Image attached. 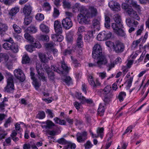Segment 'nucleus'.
<instances>
[{
	"label": "nucleus",
	"mask_w": 149,
	"mask_h": 149,
	"mask_svg": "<svg viewBox=\"0 0 149 149\" xmlns=\"http://www.w3.org/2000/svg\"><path fill=\"white\" fill-rule=\"evenodd\" d=\"M101 19L98 17L95 18L92 21V28L95 30H99L100 29V21Z\"/></svg>",
	"instance_id": "nucleus-15"
},
{
	"label": "nucleus",
	"mask_w": 149,
	"mask_h": 149,
	"mask_svg": "<svg viewBox=\"0 0 149 149\" xmlns=\"http://www.w3.org/2000/svg\"><path fill=\"white\" fill-rule=\"evenodd\" d=\"M89 11L86 9V11L91 18L95 17L98 15L97 10L96 7L93 6H90L89 7Z\"/></svg>",
	"instance_id": "nucleus-14"
},
{
	"label": "nucleus",
	"mask_w": 149,
	"mask_h": 149,
	"mask_svg": "<svg viewBox=\"0 0 149 149\" xmlns=\"http://www.w3.org/2000/svg\"><path fill=\"white\" fill-rule=\"evenodd\" d=\"M12 121L11 117H9L6 121L4 125V127L6 128L7 127H8V124L10 123Z\"/></svg>",
	"instance_id": "nucleus-63"
},
{
	"label": "nucleus",
	"mask_w": 149,
	"mask_h": 149,
	"mask_svg": "<svg viewBox=\"0 0 149 149\" xmlns=\"http://www.w3.org/2000/svg\"><path fill=\"white\" fill-rule=\"evenodd\" d=\"M122 7L130 17L137 20L140 19V18L136 12L134 10L131 6L125 3H123L122 4Z\"/></svg>",
	"instance_id": "nucleus-2"
},
{
	"label": "nucleus",
	"mask_w": 149,
	"mask_h": 149,
	"mask_svg": "<svg viewBox=\"0 0 149 149\" xmlns=\"http://www.w3.org/2000/svg\"><path fill=\"white\" fill-rule=\"evenodd\" d=\"M24 37L25 39L31 42H34V38L26 32H25L24 34Z\"/></svg>",
	"instance_id": "nucleus-33"
},
{
	"label": "nucleus",
	"mask_w": 149,
	"mask_h": 149,
	"mask_svg": "<svg viewBox=\"0 0 149 149\" xmlns=\"http://www.w3.org/2000/svg\"><path fill=\"white\" fill-rule=\"evenodd\" d=\"M13 27L14 31L17 33L19 34L22 32V29L17 24H14L13 25Z\"/></svg>",
	"instance_id": "nucleus-42"
},
{
	"label": "nucleus",
	"mask_w": 149,
	"mask_h": 149,
	"mask_svg": "<svg viewBox=\"0 0 149 149\" xmlns=\"http://www.w3.org/2000/svg\"><path fill=\"white\" fill-rule=\"evenodd\" d=\"M92 56L93 58L97 60H103V63H107L108 61L106 55L103 54L102 48L98 44H96L93 48Z\"/></svg>",
	"instance_id": "nucleus-1"
},
{
	"label": "nucleus",
	"mask_w": 149,
	"mask_h": 149,
	"mask_svg": "<svg viewBox=\"0 0 149 149\" xmlns=\"http://www.w3.org/2000/svg\"><path fill=\"white\" fill-rule=\"evenodd\" d=\"M36 19L38 21H42L44 19V15L40 13H37L36 16Z\"/></svg>",
	"instance_id": "nucleus-47"
},
{
	"label": "nucleus",
	"mask_w": 149,
	"mask_h": 149,
	"mask_svg": "<svg viewBox=\"0 0 149 149\" xmlns=\"http://www.w3.org/2000/svg\"><path fill=\"white\" fill-rule=\"evenodd\" d=\"M62 26L65 29L68 30L73 26L72 21L69 17H67L63 19L62 21Z\"/></svg>",
	"instance_id": "nucleus-10"
},
{
	"label": "nucleus",
	"mask_w": 149,
	"mask_h": 149,
	"mask_svg": "<svg viewBox=\"0 0 149 149\" xmlns=\"http://www.w3.org/2000/svg\"><path fill=\"white\" fill-rule=\"evenodd\" d=\"M36 67L38 73L39 75V78H40V77L42 81H46V78L44 75L43 70L41 64L37 63Z\"/></svg>",
	"instance_id": "nucleus-12"
},
{
	"label": "nucleus",
	"mask_w": 149,
	"mask_h": 149,
	"mask_svg": "<svg viewBox=\"0 0 149 149\" xmlns=\"http://www.w3.org/2000/svg\"><path fill=\"white\" fill-rule=\"evenodd\" d=\"M32 20V17L30 16H26L25 17L24 23V25H28L30 24Z\"/></svg>",
	"instance_id": "nucleus-36"
},
{
	"label": "nucleus",
	"mask_w": 149,
	"mask_h": 149,
	"mask_svg": "<svg viewBox=\"0 0 149 149\" xmlns=\"http://www.w3.org/2000/svg\"><path fill=\"white\" fill-rule=\"evenodd\" d=\"M61 68L66 71H68L69 70V68L67 67L65 62L63 61L61 63Z\"/></svg>",
	"instance_id": "nucleus-64"
},
{
	"label": "nucleus",
	"mask_w": 149,
	"mask_h": 149,
	"mask_svg": "<svg viewBox=\"0 0 149 149\" xmlns=\"http://www.w3.org/2000/svg\"><path fill=\"white\" fill-rule=\"evenodd\" d=\"M105 108L104 106L100 104L99 107L97 109V112L98 114L100 116L103 115L105 111Z\"/></svg>",
	"instance_id": "nucleus-34"
},
{
	"label": "nucleus",
	"mask_w": 149,
	"mask_h": 149,
	"mask_svg": "<svg viewBox=\"0 0 149 149\" xmlns=\"http://www.w3.org/2000/svg\"><path fill=\"white\" fill-rule=\"evenodd\" d=\"M104 33H103V31H102L98 34L97 37V40L100 41L105 40Z\"/></svg>",
	"instance_id": "nucleus-37"
},
{
	"label": "nucleus",
	"mask_w": 149,
	"mask_h": 149,
	"mask_svg": "<svg viewBox=\"0 0 149 149\" xmlns=\"http://www.w3.org/2000/svg\"><path fill=\"white\" fill-rule=\"evenodd\" d=\"M32 10V7L30 4L25 5L23 10V12L25 16H29Z\"/></svg>",
	"instance_id": "nucleus-21"
},
{
	"label": "nucleus",
	"mask_w": 149,
	"mask_h": 149,
	"mask_svg": "<svg viewBox=\"0 0 149 149\" xmlns=\"http://www.w3.org/2000/svg\"><path fill=\"white\" fill-rule=\"evenodd\" d=\"M51 67L52 70H54V71L57 72L59 74L63 73V72L60 70L59 68H56V69L55 65H52L51 66Z\"/></svg>",
	"instance_id": "nucleus-60"
},
{
	"label": "nucleus",
	"mask_w": 149,
	"mask_h": 149,
	"mask_svg": "<svg viewBox=\"0 0 149 149\" xmlns=\"http://www.w3.org/2000/svg\"><path fill=\"white\" fill-rule=\"evenodd\" d=\"M61 34H52L51 38L54 41L61 42L63 39V37Z\"/></svg>",
	"instance_id": "nucleus-23"
},
{
	"label": "nucleus",
	"mask_w": 149,
	"mask_h": 149,
	"mask_svg": "<svg viewBox=\"0 0 149 149\" xmlns=\"http://www.w3.org/2000/svg\"><path fill=\"white\" fill-rule=\"evenodd\" d=\"M33 81L32 82V84L34 86L36 89H37L40 87L41 85L40 83V82L37 81L36 79L33 80Z\"/></svg>",
	"instance_id": "nucleus-51"
},
{
	"label": "nucleus",
	"mask_w": 149,
	"mask_h": 149,
	"mask_svg": "<svg viewBox=\"0 0 149 149\" xmlns=\"http://www.w3.org/2000/svg\"><path fill=\"white\" fill-rule=\"evenodd\" d=\"M11 140L10 138L9 137L5 139V141L4 142L3 145L4 146H7V145H11Z\"/></svg>",
	"instance_id": "nucleus-61"
},
{
	"label": "nucleus",
	"mask_w": 149,
	"mask_h": 149,
	"mask_svg": "<svg viewBox=\"0 0 149 149\" xmlns=\"http://www.w3.org/2000/svg\"><path fill=\"white\" fill-rule=\"evenodd\" d=\"M84 146L85 147V149H89L92 147L93 145L91 144L90 141H87Z\"/></svg>",
	"instance_id": "nucleus-59"
},
{
	"label": "nucleus",
	"mask_w": 149,
	"mask_h": 149,
	"mask_svg": "<svg viewBox=\"0 0 149 149\" xmlns=\"http://www.w3.org/2000/svg\"><path fill=\"white\" fill-rule=\"evenodd\" d=\"M40 39L41 40L47 42L49 40V36L47 35H40Z\"/></svg>",
	"instance_id": "nucleus-55"
},
{
	"label": "nucleus",
	"mask_w": 149,
	"mask_h": 149,
	"mask_svg": "<svg viewBox=\"0 0 149 149\" xmlns=\"http://www.w3.org/2000/svg\"><path fill=\"white\" fill-rule=\"evenodd\" d=\"M54 43L53 42L49 43H46L45 44V46L46 48L47 49H51L54 47Z\"/></svg>",
	"instance_id": "nucleus-54"
},
{
	"label": "nucleus",
	"mask_w": 149,
	"mask_h": 149,
	"mask_svg": "<svg viewBox=\"0 0 149 149\" xmlns=\"http://www.w3.org/2000/svg\"><path fill=\"white\" fill-rule=\"evenodd\" d=\"M125 2L131 5L137 10H139L141 9L139 5L137 4L136 0H125Z\"/></svg>",
	"instance_id": "nucleus-20"
},
{
	"label": "nucleus",
	"mask_w": 149,
	"mask_h": 149,
	"mask_svg": "<svg viewBox=\"0 0 149 149\" xmlns=\"http://www.w3.org/2000/svg\"><path fill=\"white\" fill-rule=\"evenodd\" d=\"M87 132L84 131L78 132L76 135L77 141L79 143H84L87 138Z\"/></svg>",
	"instance_id": "nucleus-11"
},
{
	"label": "nucleus",
	"mask_w": 149,
	"mask_h": 149,
	"mask_svg": "<svg viewBox=\"0 0 149 149\" xmlns=\"http://www.w3.org/2000/svg\"><path fill=\"white\" fill-rule=\"evenodd\" d=\"M5 61V66L9 70L11 69L13 67V64L12 61L8 60Z\"/></svg>",
	"instance_id": "nucleus-40"
},
{
	"label": "nucleus",
	"mask_w": 149,
	"mask_h": 149,
	"mask_svg": "<svg viewBox=\"0 0 149 149\" xmlns=\"http://www.w3.org/2000/svg\"><path fill=\"white\" fill-rule=\"evenodd\" d=\"M46 65V66L45 67L46 68H45L46 70V72L48 74V77L49 79L51 82H54L55 80L54 73L51 70H48V69L49 68V67L47 66V65Z\"/></svg>",
	"instance_id": "nucleus-19"
},
{
	"label": "nucleus",
	"mask_w": 149,
	"mask_h": 149,
	"mask_svg": "<svg viewBox=\"0 0 149 149\" xmlns=\"http://www.w3.org/2000/svg\"><path fill=\"white\" fill-rule=\"evenodd\" d=\"M104 130V128L103 127L97 128V133L99 137H100L101 138H103V131Z\"/></svg>",
	"instance_id": "nucleus-41"
},
{
	"label": "nucleus",
	"mask_w": 149,
	"mask_h": 149,
	"mask_svg": "<svg viewBox=\"0 0 149 149\" xmlns=\"http://www.w3.org/2000/svg\"><path fill=\"white\" fill-rule=\"evenodd\" d=\"M104 96V101L105 103H108L110 101L111 98L113 96V95H103Z\"/></svg>",
	"instance_id": "nucleus-39"
},
{
	"label": "nucleus",
	"mask_w": 149,
	"mask_h": 149,
	"mask_svg": "<svg viewBox=\"0 0 149 149\" xmlns=\"http://www.w3.org/2000/svg\"><path fill=\"white\" fill-rule=\"evenodd\" d=\"M103 60H97L96 62H95V63H89L88 64L89 67H97L99 68H101L102 67L103 65H106L107 64L104 63L103 62Z\"/></svg>",
	"instance_id": "nucleus-18"
},
{
	"label": "nucleus",
	"mask_w": 149,
	"mask_h": 149,
	"mask_svg": "<svg viewBox=\"0 0 149 149\" xmlns=\"http://www.w3.org/2000/svg\"><path fill=\"white\" fill-rule=\"evenodd\" d=\"M111 90V87L108 85L106 86L102 90V93H103V95H112V94L109 93Z\"/></svg>",
	"instance_id": "nucleus-29"
},
{
	"label": "nucleus",
	"mask_w": 149,
	"mask_h": 149,
	"mask_svg": "<svg viewBox=\"0 0 149 149\" xmlns=\"http://www.w3.org/2000/svg\"><path fill=\"white\" fill-rule=\"evenodd\" d=\"M46 113L47 114L48 117L51 118H52L55 116L53 111L49 109H47L45 110Z\"/></svg>",
	"instance_id": "nucleus-43"
},
{
	"label": "nucleus",
	"mask_w": 149,
	"mask_h": 149,
	"mask_svg": "<svg viewBox=\"0 0 149 149\" xmlns=\"http://www.w3.org/2000/svg\"><path fill=\"white\" fill-rule=\"evenodd\" d=\"M40 30L44 33H47L49 32V28L44 24H41L40 25Z\"/></svg>",
	"instance_id": "nucleus-26"
},
{
	"label": "nucleus",
	"mask_w": 149,
	"mask_h": 149,
	"mask_svg": "<svg viewBox=\"0 0 149 149\" xmlns=\"http://www.w3.org/2000/svg\"><path fill=\"white\" fill-rule=\"evenodd\" d=\"M3 47L7 50H11L13 52L16 53L19 51V47L18 45L15 43L10 44L8 42H5L3 45Z\"/></svg>",
	"instance_id": "nucleus-6"
},
{
	"label": "nucleus",
	"mask_w": 149,
	"mask_h": 149,
	"mask_svg": "<svg viewBox=\"0 0 149 149\" xmlns=\"http://www.w3.org/2000/svg\"><path fill=\"white\" fill-rule=\"evenodd\" d=\"M107 63L106 64L107 67L108 68L107 70V71H110L112 68H114L115 65L114 62L111 61L110 63L107 64Z\"/></svg>",
	"instance_id": "nucleus-50"
},
{
	"label": "nucleus",
	"mask_w": 149,
	"mask_h": 149,
	"mask_svg": "<svg viewBox=\"0 0 149 149\" xmlns=\"http://www.w3.org/2000/svg\"><path fill=\"white\" fill-rule=\"evenodd\" d=\"M105 44L106 45L109 47L112 48L113 49L115 45V42H113L110 41L106 42Z\"/></svg>",
	"instance_id": "nucleus-57"
},
{
	"label": "nucleus",
	"mask_w": 149,
	"mask_h": 149,
	"mask_svg": "<svg viewBox=\"0 0 149 149\" xmlns=\"http://www.w3.org/2000/svg\"><path fill=\"white\" fill-rule=\"evenodd\" d=\"M113 19L115 23H113L111 27L113 30H117L118 28H123V22L120 16L118 14H115L113 15Z\"/></svg>",
	"instance_id": "nucleus-5"
},
{
	"label": "nucleus",
	"mask_w": 149,
	"mask_h": 149,
	"mask_svg": "<svg viewBox=\"0 0 149 149\" xmlns=\"http://www.w3.org/2000/svg\"><path fill=\"white\" fill-rule=\"evenodd\" d=\"M56 142L60 144L65 145L64 146L70 147V149H74L76 146L75 143L66 140L63 137L58 139Z\"/></svg>",
	"instance_id": "nucleus-8"
},
{
	"label": "nucleus",
	"mask_w": 149,
	"mask_h": 149,
	"mask_svg": "<svg viewBox=\"0 0 149 149\" xmlns=\"http://www.w3.org/2000/svg\"><path fill=\"white\" fill-rule=\"evenodd\" d=\"M103 33H104V37L105 40L110 38L112 35V33L111 32L108 31H103Z\"/></svg>",
	"instance_id": "nucleus-52"
},
{
	"label": "nucleus",
	"mask_w": 149,
	"mask_h": 149,
	"mask_svg": "<svg viewBox=\"0 0 149 149\" xmlns=\"http://www.w3.org/2000/svg\"><path fill=\"white\" fill-rule=\"evenodd\" d=\"M77 45L79 48H81L83 46V43L82 40V36L81 35L78 34V37L77 40Z\"/></svg>",
	"instance_id": "nucleus-25"
},
{
	"label": "nucleus",
	"mask_w": 149,
	"mask_h": 149,
	"mask_svg": "<svg viewBox=\"0 0 149 149\" xmlns=\"http://www.w3.org/2000/svg\"><path fill=\"white\" fill-rule=\"evenodd\" d=\"M46 125H44L46 128L51 129L55 125V124L52 121L49 120L46 121Z\"/></svg>",
	"instance_id": "nucleus-30"
},
{
	"label": "nucleus",
	"mask_w": 149,
	"mask_h": 149,
	"mask_svg": "<svg viewBox=\"0 0 149 149\" xmlns=\"http://www.w3.org/2000/svg\"><path fill=\"white\" fill-rule=\"evenodd\" d=\"M39 56L42 62L46 63L48 61V60L46 57V55L45 54L42 53H40L39 54Z\"/></svg>",
	"instance_id": "nucleus-32"
},
{
	"label": "nucleus",
	"mask_w": 149,
	"mask_h": 149,
	"mask_svg": "<svg viewBox=\"0 0 149 149\" xmlns=\"http://www.w3.org/2000/svg\"><path fill=\"white\" fill-rule=\"evenodd\" d=\"M126 22L127 25L130 27L132 26L134 27H136L137 25L139 24L137 21H134L133 22H132L129 18L126 19Z\"/></svg>",
	"instance_id": "nucleus-24"
},
{
	"label": "nucleus",
	"mask_w": 149,
	"mask_h": 149,
	"mask_svg": "<svg viewBox=\"0 0 149 149\" xmlns=\"http://www.w3.org/2000/svg\"><path fill=\"white\" fill-rule=\"evenodd\" d=\"M54 29L56 34H61L62 33L63 30L61 22L57 21H55L54 24Z\"/></svg>",
	"instance_id": "nucleus-16"
},
{
	"label": "nucleus",
	"mask_w": 149,
	"mask_h": 149,
	"mask_svg": "<svg viewBox=\"0 0 149 149\" xmlns=\"http://www.w3.org/2000/svg\"><path fill=\"white\" fill-rule=\"evenodd\" d=\"M72 11L73 12L80 11L81 13L82 11L86 9L85 7L81 6L79 3H76L72 7Z\"/></svg>",
	"instance_id": "nucleus-17"
},
{
	"label": "nucleus",
	"mask_w": 149,
	"mask_h": 149,
	"mask_svg": "<svg viewBox=\"0 0 149 149\" xmlns=\"http://www.w3.org/2000/svg\"><path fill=\"white\" fill-rule=\"evenodd\" d=\"M14 74L15 77L21 82H23L25 79V76L23 71L20 69H15Z\"/></svg>",
	"instance_id": "nucleus-9"
},
{
	"label": "nucleus",
	"mask_w": 149,
	"mask_h": 149,
	"mask_svg": "<svg viewBox=\"0 0 149 149\" xmlns=\"http://www.w3.org/2000/svg\"><path fill=\"white\" fill-rule=\"evenodd\" d=\"M8 29V27L6 24L0 22V35L1 36L4 35Z\"/></svg>",
	"instance_id": "nucleus-22"
},
{
	"label": "nucleus",
	"mask_w": 149,
	"mask_h": 149,
	"mask_svg": "<svg viewBox=\"0 0 149 149\" xmlns=\"http://www.w3.org/2000/svg\"><path fill=\"white\" fill-rule=\"evenodd\" d=\"M59 14V10L56 8H54V11L53 14V16L54 17H57Z\"/></svg>",
	"instance_id": "nucleus-62"
},
{
	"label": "nucleus",
	"mask_w": 149,
	"mask_h": 149,
	"mask_svg": "<svg viewBox=\"0 0 149 149\" xmlns=\"http://www.w3.org/2000/svg\"><path fill=\"white\" fill-rule=\"evenodd\" d=\"M38 117L40 119H42L45 117V112L43 111L39 112L38 115Z\"/></svg>",
	"instance_id": "nucleus-56"
},
{
	"label": "nucleus",
	"mask_w": 149,
	"mask_h": 149,
	"mask_svg": "<svg viewBox=\"0 0 149 149\" xmlns=\"http://www.w3.org/2000/svg\"><path fill=\"white\" fill-rule=\"evenodd\" d=\"M126 96V94L125 92H120L118 95V98L119 101L120 102L123 101L124 100V98Z\"/></svg>",
	"instance_id": "nucleus-46"
},
{
	"label": "nucleus",
	"mask_w": 149,
	"mask_h": 149,
	"mask_svg": "<svg viewBox=\"0 0 149 149\" xmlns=\"http://www.w3.org/2000/svg\"><path fill=\"white\" fill-rule=\"evenodd\" d=\"M142 38H140L139 39L134 41L132 43V47L133 48H135L137 47L138 44L141 41V39Z\"/></svg>",
	"instance_id": "nucleus-53"
},
{
	"label": "nucleus",
	"mask_w": 149,
	"mask_h": 149,
	"mask_svg": "<svg viewBox=\"0 0 149 149\" xmlns=\"http://www.w3.org/2000/svg\"><path fill=\"white\" fill-rule=\"evenodd\" d=\"M91 18L88 12L86 11V9L82 11L81 13L78 14L77 16L79 23L81 24H89Z\"/></svg>",
	"instance_id": "nucleus-4"
},
{
	"label": "nucleus",
	"mask_w": 149,
	"mask_h": 149,
	"mask_svg": "<svg viewBox=\"0 0 149 149\" xmlns=\"http://www.w3.org/2000/svg\"><path fill=\"white\" fill-rule=\"evenodd\" d=\"M25 48L27 51L31 53L33 51L35 50V49L32 44L26 45Z\"/></svg>",
	"instance_id": "nucleus-38"
},
{
	"label": "nucleus",
	"mask_w": 149,
	"mask_h": 149,
	"mask_svg": "<svg viewBox=\"0 0 149 149\" xmlns=\"http://www.w3.org/2000/svg\"><path fill=\"white\" fill-rule=\"evenodd\" d=\"M43 7V8L47 11L50 10L51 9V6L50 4L47 2L44 3Z\"/></svg>",
	"instance_id": "nucleus-48"
},
{
	"label": "nucleus",
	"mask_w": 149,
	"mask_h": 149,
	"mask_svg": "<svg viewBox=\"0 0 149 149\" xmlns=\"http://www.w3.org/2000/svg\"><path fill=\"white\" fill-rule=\"evenodd\" d=\"M72 50L70 49H66L62 52V54L64 56L70 54L72 52Z\"/></svg>",
	"instance_id": "nucleus-58"
},
{
	"label": "nucleus",
	"mask_w": 149,
	"mask_h": 149,
	"mask_svg": "<svg viewBox=\"0 0 149 149\" xmlns=\"http://www.w3.org/2000/svg\"><path fill=\"white\" fill-rule=\"evenodd\" d=\"M124 44L120 41L117 40L115 42V45L113 50L117 53H121L125 49Z\"/></svg>",
	"instance_id": "nucleus-7"
},
{
	"label": "nucleus",
	"mask_w": 149,
	"mask_h": 149,
	"mask_svg": "<svg viewBox=\"0 0 149 149\" xmlns=\"http://www.w3.org/2000/svg\"><path fill=\"white\" fill-rule=\"evenodd\" d=\"M30 59L29 56L26 55H24L23 56L22 63L23 64L28 63L29 62Z\"/></svg>",
	"instance_id": "nucleus-49"
},
{
	"label": "nucleus",
	"mask_w": 149,
	"mask_h": 149,
	"mask_svg": "<svg viewBox=\"0 0 149 149\" xmlns=\"http://www.w3.org/2000/svg\"><path fill=\"white\" fill-rule=\"evenodd\" d=\"M6 74L8 76V78L7 85L4 88L5 91L8 93H13L15 90L13 77L10 73H6Z\"/></svg>",
	"instance_id": "nucleus-3"
},
{
	"label": "nucleus",
	"mask_w": 149,
	"mask_h": 149,
	"mask_svg": "<svg viewBox=\"0 0 149 149\" xmlns=\"http://www.w3.org/2000/svg\"><path fill=\"white\" fill-rule=\"evenodd\" d=\"M119 29L117 30H114L116 32L117 34L120 36L123 37L125 36V33L122 28H118Z\"/></svg>",
	"instance_id": "nucleus-35"
},
{
	"label": "nucleus",
	"mask_w": 149,
	"mask_h": 149,
	"mask_svg": "<svg viewBox=\"0 0 149 149\" xmlns=\"http://www.w3.org/2000/svg\"><path fill=\"white\" fill-rule=\"evenodd\" d=\"M63 81L68 85L72 84V79L70 76H66L63 79Z\"/></svg>",
	"instance_id": "nucleus-45"
},
{
	"label": "nucleus",
	"mask_w": 149,
	"mask_h": 149,
	"mask_svg": "<svg viewBox=\"0 0 149 149\" xmlns=\"http://www.w3.org/2000/svg\"><path fill=\"white\" fill-rule=\"evenodd\" d=\"M26 31L30 33H34L37 32V29L36 27L34 26L31 25L27 28Z\"/></svg>",
	"instance_id": "nucleus-27"
},
{
	"label": "nucleus",
	"mask_w": 149,
	"mask_h": 149,
	"mask_svg": "<svg viewBox=\"0 0 149 149\" xmlns=\"http://www.w3.org/2000/svg\"><path fill=\"white\" fill-rule=\"evenodd\" d=\"M109 6L113 11H118L120 10L119 4L114 1H111L109 3Z\"/></svg>",
	"instance_id": "nucleus-13"
},
{
	"label": "nucleus",
	"mask_w": 149,
	"mask_h": 149,
	"mask_svg": "<svg viewBox=\"0 0 149 149\" xmlns=\"http://www.w3.org/2000/svg\"><path fill=\"white\" fill-rule=\"evenodd\" d=\"M9 56L6 53H0V63L3 60L7 61L8 60Z\"/></svg>",
	"instance_id": "nucleus-31"
},
{
	"label": "nucleus",
	"mask_w": 149,
	"mask_h": 149,
	"mask_svg": "<svg viewBox=\"0 0 149 149\" xmlns=\"http://www.w3.org/2000/svg\"><path fill=\"white\" fill-rule=\"evenodd\" d=\"M62 3L63 7L65 8H69L71 6L69 0H63Z\"/></svg>",
	"instance_id": "nucleus-44"
},
{
	"label": "nucleus",
	"mask_w": 149,
	"mask_h": 149,
	"mask_svg": "<svg viewBox=\"0 0 149 149\" xmlns=\"http://www.w3.org/2000/svg\"><path fill=\"white\" fill-rule=\"evenodd\" d=\"M19 9L18 7H15L12 8L9 13L10 16H13L15 15L19 11Z\"/></svg>",
	"instance_id": "nucleus-28"
}]
</instances>
